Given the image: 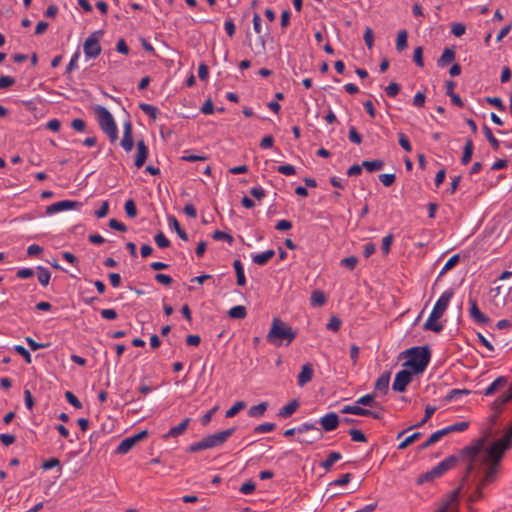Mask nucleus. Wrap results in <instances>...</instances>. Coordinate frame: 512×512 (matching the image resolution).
<instances>
[{
  "label": "nucleus",
  "mask_w": 512,
  "mask_h": 512,
  "mask_svg": "<svg viewBox=\"0 0 512 512\" xmlns=\"http://www.w3.org/2000/svg\"><path fill=\"white\" fill-rule=\"evenodd\" d=\"M401 356L408 358L403 363L404 367L411 368L414 374H420L425 371L430 362L431 351L428 346H415L403 351Z\"/></svg>",
  "instance_id": "nucleus-1"
},
{
  "label": "nucleus",
  "mask_w": 512,
  "mask_h": 512,
  "mask_svg": "<svg viewBox=\"0 0 512 512\" xmlns=\"http://www.w3.org/2000/svg\"><path fill=\"white\" fill-rule=\"evenodd\" d=\"M297 336V332L280 318L272 320L271 328L266 336L267 342L274 345H281L283 341L289 345Z\"/></svg>",
  "instance_id": "nucleus-2"
},
{
  "label": "nucleus",
  "mask_w": 512,
  "mask_h": 512,
  "mask_svg": "<svg viewBox=\"0 0 512 512\" xmlns=\"http://www.w3.org/2000/svg\"><path fill=\"white\" fill-rule=\"evenodd\" d=\"M236 428L232 427L223 431L216 432L214 434L203 437L200 441L192 443L188 446V453H196L206 449H212L222 446L229 437L233 435Z\"/></svg>",
  "instance_id": "nucleus-3"
},
{
  "label": "nucleus",
  "mask_w": 512,
  "mask_h": 512,
  "mask_svg": "<svg viewBox=\"0 0 512 512\" xmlns=\"http://www.w3.org/2000/svg\"><path fill=\"white\" fill-rule=\"evenodd\" d=\"M94 111L102 131L108 135L111 142H115L118 139V129L112 114L101 105H97Z\"/></svg>",
  "instance_id": "nucleus-4"
},
{
  "label": "nucleus",
  "mask_w": 512,
  "mask_h": 512,
  "mask_svg": "<svg viewBox=\"0 0 512 512\" xmlns=\"http://www.w3.org/2000/svg\"><path fill=\"white\" fill-rule=\"evenodd\" d=\"M485 438L475 440L471 445L464 447L460 452V457L467 462L466 472L463 481L467 479L469 474L475 467V462L483 450Z\"/></svg>",
  "instance_id": "nucleus-5"
},
{
  "label": "nucleus",
  "mask_w": 512,
  "mask_h": 512,
  "mask_svg": "<svg viewBox=\"0 0 512 512\" xmlns=\"http://www.w3.org/2000/svg\"><path fill=\"white\" fill-rule=\"evenodd\" d=\"M459 457L456 455H451L441 461L438 465L433 467L431 470L423 473L419 476L417 483L422 484L425 482H430L434 480L435 478L441 477L443 474H445L447 471L452 469L455 464L457 463Z\"/></svg>",
  "instance_id": "nucleus-6"
},
{
  "label": "nucleus",
  "mask_w": 512,
  "mask_h": 512,
  "mask_svg": "<svg viewBox=\"0 0 512 512\" xmlns=\"http://www.w3.org/2000/svg\"><path fill=\"white\" fill-rule=\"evenodd\" d=\"M504 454L501 451H495L491 448H487L485 455L483 456L482 463L487 465V469L484 474L486 481L490 483L496 480L498 467Z\"/></svg>",
  "instance_id": "nucleus-7"
},
{
  "label": "nucleus",
  "mask_w": 512,
  "mask_h": 512,
  "mask_svg": "<svg viewBox=\"0 0 512 512\" xmlns=\"http://www.w3.org/2000/svg\"><path fill=\"white\" fill-rule=\"evenodd\" d=\"M102 34L103 31L101 30L95 31L85 40L83 50L86 57L96 58L100 55L101 46L99 44V38Z\"/></svg>",
  "instance_id": "nucleus-8"
},
{
  "label": "nucleus",
  "mask_w": 512,
  "mask_h": 512,
  "mask_svg": "<svg viewBox=\"0 0 512 512\" xmlns=\"http://www.w3.org/2000/svg\"><path fill=\"white\" fill-rule=\"evenodd\" d=\"M460 492L461 486L449 493L435 512H459Z\"/></svg>",
  "instance_id": "nucleus-9"
},
{
  "label": "nucleus",
  "mask_w": 512,
  "mask_h": 512,
  "mask_svg": "<svg viewBox=\"0 0 512 512\" xmlns=\"http://www.w3.org/2000/svg\"><path fill=\"white\" fill-rule=\"evenodd\" d=\"M413 374V372L406 369L399 371L395 376L392 389L397 392H404L412 381Z\"/></svg>",
  "instance_id": "nucleus-10"
},
{
  "label": "nucleus",
  "mask_w": 512,
  "mask_h": 512,
  "mask_svg": "<svg viewBox=\"0 0 512 512\" xmlns=\"http://www.w3.org/2000/svg\"><path fill=\"white\" fill-rule=\"evenodd\" d=\"M453 295H454L453 289L452 288L447 289L437 300L431 313H433L436 316L441 318L444 315Z\"/></svg>",
  "instance_id": "nucleus-11"
},
{
  "label": "nucleus",
  "mask_w": 512,
  "mask_h": 512,
  "mask_svg": "<svg viewBox=\"0 0 512 512\" xmlns=\"http://www.w3.org/2000/svg\"><path fill=\"white\" fill-rule=\"evenodd\" d=\"M82 204L78 201L74 200H63L59 202H55L46 207V213L48 215L58 213L65 210L75 209L80 207Z\"/></svg>",
  "instance_id": "nucleus-12"
},
{
  "label": "nucleus",
  "mask_w": 512,
  "mask_h": 512,
  "mask_svg": "<svg viewBox=\"0 0 512 512\" xmlns=\"http://www.w3.org/2000/svg\"><path fill=\"white\" fill-rule=\"evenodd\" d=\"M512 445V424L509 426V428L505 431L504 436L494 441L489 448L495 450V451H501L502 454L505 453L508 449H510Z\"/></svg>",
  "instance_id": "nucleus-13"
},
{
  "label": "nucleus",
  "mask_w": 512,
  "mask_h": 512,
  "mask_svg": "<svg viewBox=\"0 0 512 512\" xmlns=\"http://www.w3.org/2000/svg\"><path fill=\"white\" fill-rule=\"evenodd\" d=\"M120 145L126 152H130L133 149L132 123L129 120L123 125V137Z\"/></svg>",
  "instance_id": "nucleus-14"
},
{
  "label": "nucleus",
  "mask_w": 512,
  "mask_h": 512,
  "mask_svg": "<svg viewBox=\"0 0 512 512\" xmlns=\"http://www.w3.org/2000/svg\"><path fill=\"white\" fill-rule=\"evenodd\" d=\"M469 304V314L473 321L478 324H488L490 319L480 311L476 299L470 297Z\"/></svg>",
  "instance_id": "nucleus-15"
},
{
  "label": "nucleus",
  "mask_w": 512,
  "mask_h": 512,
  "mask_svg": "<svg viewBox=\"0 0 512 512\" xmlns=\"http://www.w3.org/2000/svg\"><path fill=\"white\" fill-rule=\"evenodd\" d=\"M319 423L325 432H330L339 426L340 419L335 412H330L320 418Z\"/></svg>",
  "instance_id": "nucleus-16"
},
{
  "label": "nucleus",
  "mask_w": 512,
  "mask_h": 512,
  "mask_svg": "<svg viewBox=\"0 0 512 512\" xmlns=\"http://www.w3.org/2000/svg\"><path fill=\"white\" fill-rule=\"evenodd\" d=\"M136 148H137V153H136L134 165L137 168H141L145 164L146 159L148 157V147L146 146L144 140H139V141H137Z\"/></svg>",
  "instance_id": "nucleus-17"
},
{
  "label": "nucleus",
  "mask_w": 512,
  "mask_h": 512,
  "mask_svg": "<svg viewBox=\"0 0 512 512\" xmlns=\"http://www.w3.org/2000/svg\"><path fill=\"white\" fill-rule=\"evenodd\" d=\"M314 374L313 366L310 363H307L302 366L301 372L297 376V383L300 387L305 386L309 383Z\"/></svg>",
  "instance_id": "nucleus-18"
},
{
  "label": "nucleus",
  "mask_w": 512,
  "mask_h": 512,
  "mask_svg": "<svg viewBox=\"0 0 512 512\" xmlns=\"http://www.w3.org/2000/svg\"><path fill=\"white\" fill-rule=\"evenodd\" d=\"M190 418H185L181 423H179L177 426L172 427L166 434L162 436L164 440H167L168 438H176L182 434L185 433V431L188 428V425L190 423Z\"/></svg>",
  "instance_id": "nucleus-19"
},
{
  "label": "nucleus",
  "mask_w": 512,
  "mask_h": 512,
  "mask_svg": "<svg viewBox=\"0 0 512 512\" xmlns=\"http://www.w3.org/2000/svg\"><path fill=\"white\" fill-rule=\"evenodd\" d=\"M435 411H436V407L435 406L427 405L426 408H425V415H423V419L419 423H417L415 425H412V426H410V427L400 431L397 434L396 438L400 439L409 430L414 429V428H419V427L423 426L431 418V416L434 414Z\"/></svg>",
  "instance_id": "nucleus-20"
},
{
  "label": "nucleus",
  "mask_w": 512,
  "mask_h": 512,
  "mask_svg": "<svg viewBox=\"0 0 512 512\" xmlns=\"http://www.w3.org/2000/svg\"><path fill=\"white\" fill-rule=\"evenodd\" d=\"M391 373L389 371L384 372L375 382L374 384V392H380L384 395L388 393L389 390V382H390Z\"/></svg>",
  "instance_id": "nucleus-21"
},
{
  "label": "nucleus",
  "mask_w": 512,
  "mask_h": 512,
  "mask_svg": "<svg viewBox=\"0 0 512 512\" xmlns=\"http://www.w3.org/2000/svg\"><path fill=\"white\" fill-rule=\"evenodd\" d=\"M299 401L297 399L292 400L285 406L279 409L277 416L283 419L289 418L299 408Z\"/></svg>",
  "instance_id": "nucleus-22"
},
{
  "label": "nucleus",
  "mask_w": 512,
  "mask_h": 512,
  "mask_svg": "<svg viewBox=\"0 0 512 512\" xmlns=\"http://www.w3.org/2000/svg\"><path fill=\"white\" fill-rule=\"evenodd\" d=\"M438 319H440V317L431 313L430 316L428 317L427 321L424 324V329L433 331L436 333L441 332L443 330V325L441 323L437 322Z\"/></svg>",
  "instance_id": "nucleus-23"
},
{
  "label": "nucleus",
  "mask_w": 512,
  "mask_h": 512,
  "mask_svg": "<svg viewBox=\"0 0 512 512\" xmlns=\"http://www.w3.org/2000/svg\"><path fill=\"white\" fill-rule=\"evenodd\" d=\"M455 59L454 48H445L440 58L437 60L439 67H445Z\"/></svg>",
  "instance_id": "nucleus-24"
},
{
  "label": "nucleus",
  "mask_w": 512,
  "mask_h": 512,
  "mask_svg": "<svg viewBox=\"0 0 512 512\" xmlns=\"http://www.w3.org/2000/svg\"><path fill=\"white\" fill-rule=\"evenodd\" d=\"M233 267L236 273L237 278V285L238 286H245L246 285V278L244 274V267L242 262L239 259H236L233 263Z\"/></svg>",
  "instance_id": "nucleus-25"
},
{
  "label": "nucleus",
  "mask_w": 512,
  "mask_h": 512,
  "mask_svg": "<svg viewBox=\"0 0 512 512\" xmlns=\"http://www.w3.org/2000/svg\"><path fill=\"white\" fill-rule=\"evenodd\" d=\"M275 255V251L270 249V250H266L260 254H256L253 256V262L258 264V265H265L268 263V261L273 258V256Z\"/></svg>",
  "instance_id": "nucleus-26"
},
{
  "label": "nucleus",
  "mask_w": 512,
  "mask_h": 512,
  "mask_svg": "<svg viewBox=\"0 0 512 512\" xmlns=\"http://www.w3.org/2000/svg\"><path fill=\"white\" fill-rule=\"evenodd\" d=\"M136 443H134L133 439L130 437H127L123 439L120 444L117 446L115 453L116 454H126L128 453Z\"/></svg>",
  "instance_id": "nucleus-27"
},
{
  "label": "nucleus",
  "mask_w": 512,
  "mask_h": 512,
  "mask_svg": "<svg viewBox=\"0 0 512 512\" xmlns=\"http://www.w3.org/2000/svg\"><path fill=\"white\" fill-rule=\"evenodd\" d=\"M376 398V392L366 394L356 400V404L363 405V406H369V407H378V402L375 401Z\"/></svg>",
  "instance_id": "nucleus-28"
},
{
  "label": "nucleus",
  "mask_w": 512,
  "mask_h": 512,
  "mask_svg": "<svg viewBox=\"0 0 512 512\" xmlns=\"http://www.w3.org/2000/svg\"><path fill=\"white\" fill-rule=\"evenodd\" d=\"M442 437H444V432L441 430H438L436 432H434L433 434H431L429 436V438L423 442L419 447H418V450L419 451H422L428 447H430L431 445L435 444L437 441H439Z\"/></svg>",
  "instance_id": "nucleus-29"
},
{
  "label": "nucleus",
  "mask_w": 512,
  "mask_h": 512,
  "mask_svg": "<svg viewBox=\"0 0 512 512\" xmlns=\"http://www.w3.org/2000/svg\"><path fill=\"white\" fill-rule=\"evenodd\" d=\"M342 458L341 453L339 452H331L327 459L320 463V466L325 471H330L334 463Z\"/></svg>",
  "instance_id": "nucleus-30"
},
{
  "label": "nucleus",
  "mask_w": 512,
  "mask_h": 512,
  "mask_svg": "<svg viewBox=\"0 0 512 512\" xmlns=\"http://www.w3.org/2000/svg\"><path fill=\"white\" fill-rule=\"evenodd\" d=\"M507 384V378L504 376H500L495 379L484 391L485 396L492 395L500 386H504Z\"/></svg>",
  "instance_id": "nucleus-31"
},
{
  "label": "nucleus",
  "mask_w": 512,
  "mask_h": 512,
  "mask_svg": "<svg viewBox=\"0 0 512 512\" xmlns=\"http://www.w3.org/2000/svg\"><path fill=\"white\" fill-rule=\"evenodd\" d=\"M512 400V394L511 393H506L504 394L503 396L497 398L493 404H492V409L496 412V413H501L502 410H503V406Z\"/></svg>",
  "instance_id": "nucleus-32"
},
{
  "label": "nucleus",
  "mask_w": 512,
  "mask_h": 512,
  "mask_svg": "<svg viewBox=\"0 0 512 512\" xmlns=\"http://www.w3.org/2000/svg\"><path fill=\"white\" fill-rule=\"evenodd\" d=\"M473 148V141L471 139H467L463 149V155L461 158V163L463 165H467L471 161Z\"/></svg>",
  "instance_id": "nucleus-33"
},
{
  "label": "nucleus",
  "mask_w": 512,
  "mask_h": 512,
  "mask_svg": "<svg viewBox=\"0 0 512 512\" xmlns=\"http://www.w3.org/2000/svg\"><path fill=\"white\" fill-rule=\"evenodd\" d=\"M468 427H469V422L462 421V422H457L452 425H449V426L443 428L442 431L444 432V436H446L451 432L465 431Z\"/></svg>",
  "instance_id": "nucleus-34"
},
{
  "label": "nucleus",
  "mask_w": 512,
  "mask_h": 512,
  "mask_svg": "<svg viewBox=\"0 0 512 512\" xmlns=\"http://www.w3.org/2000/svg\"><path fill=\"white\" fill-rule=\"evenodd\" d=\"M169 223H170V226H172L174 228V230L176 231L177 235L184 241H188V234L186 233V231L181 227L180 223L178 222V220L176 219L175 216H170L169 217Z\"/></svg>",
  "instance_id": "nucleus-35"
},
{
  "label": "nucleus",
  "mask_w": 512,
  "mask_h": 512,
  "mask_svg": "<svg viewBox=\"0 0 512 512\" xmlns=\"http://www.w3.org/2000/svg\"><path fill=\"white\" fill-rule=\"evenodd\" d=\"M340 412L343 414H353V415H358V416H363L364 414H368L366 412V408H363V407L359 406L358 404L346 405L340 410Z\"/></svg>",
  "instance_id": "nucleus-36"
},
{
  "label": "nucleus",
  "mask_w": 512,
  "mask_h": 512,
  "mask_svg": "<svg viewBox=\"0 0 512 512\" xmlns=\"http://www.w3.org/2000/svg\"><path fill=\"white\" fill-rule=\"evenodd\" d=\"M267 408H268V403L261 402L258 405H254V406L250 407V409L248 410V415L250 417H254V418L261 417L265 413Z\"/></svg>",
  "instance_id": "nucleus-37"
},
{
  "label": "nucleus",
  "mask_w": 512,
  "mask_h": 512,
  "mask_svg": "<svg viewBox=\"0 0 512 512\" xmlns=\"http://www.w3.org/2000/svg\"><path fill=\"white\" fill-rule=\"evenodd\" d=\"M363 168H365L368 172L379 171L383 168L384 162L380 159L377 160H365L362 162Z\"/></svg>",
  "instance_id": "nucleus-38"
},
{
  "label": "nucleus",
  "mask_w": 512,
  "mask_h": 512,
  "mask_svg": "<svg viewBox=\"0 0 512 512\" xmlns=\"http://www.w3.org/2000/svg\"><path fill=\"white\" fill-rule=\"evenodd\" d=\"M37 277L38 281L42 286H47L49 284L51 273L45 267L38 266L37 267Z\"/></svg>",
  "instance_id": "nucleus-39"
},
{
  "label": "nucleus",
  "mask_w": 512,
  "mask_h": 512,
  "mask_svg": "<svg viewBox=\"0 0 512 512\" xmlns=\"http://www.w3.org/2000/svg\"><path fill=\"white\" fill-rule=\"evenodd\" d=\"M247 315V310L242 305L232 307L228 311V316L233 319H244Z\"/></svg>",
  "instance_id": "nucleus-40"
},
{
  "label": "nucleus",
  "mask_w": 512,
  "mask_h": 512,
  "mask_svg": "<svg viewBox=\"0 0 512 512\" xmlns=\"http://www.w3.org/2000/svg\"><path fill=\"white\" fill-rule=\"evenodd\" d=\"M407 37H408V34H407L406 30H401L398 32L397 41H396V49L398 52H402L403 50H405L407 48V46H408Z\"/></svg>",
  "instance_id": "nucleus-41"
},
{
  "label": "nucleus",
  "mask_w": 512,
  "mask_h": 512,
  "mask_svg": "<svg viewBox=\"0 0 512 512\" xmlns=\"http://www.w3.org/2000/svg\"><path fill=\"white\" fill-rule=\"evenodd\" d=\"M470 390L468 389H452L444 398L445 401L451 402L460 398L463 395H469Z\"/></svg>",
  "instance_id": "nucleus-42"
},
{
  "label": "nucleus",
  "mask_w": 512,
  "mask_h": 512,
  "mask_svg": "<svg viewBox=\"0 0 512 512\" xmlns=\"http://www.w3.org/2000/svg\"><path fill=\"white\" fill-rule=\"evenodd\" d=\"M483 132L485 134V137L487 138L488 142L492 146L493 150L497 151L500 147L499 141L494 137L491 129L487 126H483Z\"/></svg>",
  "instance_id": "nucleus-43"
},
{
  "label": "nucleus",
  "mask_w": 512,
  "mask_h": 512,
  "mask_svg": "<svg viewBox=\"0 0 512 512\" xmlns=\"http://www.w3.org/2000/svg\"><path fill=\"white\" fill-rule=\"evenodd\" d=\"M312 306H323L326 302L325 294L322 291H314L311 295Z\"/></svg>",
  "instance_id": "nucleus-44"
},
{
  "label": "nucleus",
  "mask_w": 512,
  "mask_h": 512,
  "mask_svg": "<svg viewBox=\"0 0 512 512\" xmlns=\"http://www.w3.org/2000/svg\"><path fill=\"white\" fill-rule=\"evenodd\" d=\"M139 108L152 119H156L158 115V108L151 104L141 103L139 104Z\"/></svg>",
  "instance_id": "nucleus-45"
},
{
  "label": "nucleus",
  "mask_w": 512,
  "mask_h": 512,
  "mask_svg": "<svg viewBox=\"0 0 512 512\" xmlns=\"http://www.w3.org/2000/svg\"><path fill=\"white\" fill-rule=\"evenodd\" d=\"M246 403L244 401H237L233 404V406L226 411V418H232L241 410L245 409Z\"/></svg>",
  "instance_id": "nucleus-46"
},
{
  "label": "nucleus",
  "mask_w": 512,
  "mask_h": 512,
  "mask_svg": "<svg viewBox=\"0 0 512 512\" xmlns=\"http://www.w3.org/2000/svg\"><path fill=\"white\" fill-rule=\"evenodd\" d=\"M422 433L421 432H415L413 434H411L410 436L406 437L399 445H398V449L399 450H404L406 449L408 446H410L412 443H414L416 440H418L420 437H421Z\"/></svg>",
  "instance_id": "nucleus-47"
},
{
  "label": "nucleus",
  "mask_w": 512,
  "mask_h": 512,
  "mask_svg": "<svg viewBox=\"0 0 512 512\" xmlns=\"http://www.w3.org/2000/svg\"><path fill=\"white\" fill-rule=\"evenodd\" d=\"M348 433H349V435L351 437V440L354 441V442H367V437L359 429L352 428V429H350L348 431Z\"/></svg>",
  "instance_id": "nucleus-48"
},
{
  "label": "nucleus",
  "mask_w": 512,
  "mask_h": 512,
  "mask_svg": "<svg viewBox=\"0 0 512 512\" xmlns=\"http://www.w3.org/2000/svg\"><path fill=\"white\" fill-rule=\"evenodd\" d=\"M124 209L128 217L134 218L137 216V208L133 199H128L125 202Z\"/></svg>",
  "instance_id": "nucleus-49"
},
{
  "label": "nucleus",
  "mask_w": 512,
  "mask_h": 512,
  "mask_svg": "<svg viewBox=\"0 0 512 512\" xmlns=\"http://www.w3.org/2000/svg\"><path fill=\"white\" fill-rule=\"evenodd\" d=\"M460 260V256L458 254H455L453 255L444 265V267L442 268L439 276H442L444 275L447 271H449L450 269H452L455 265L458 264Z\"/></svg>",
  "instance_id": "nucleus-50"
},
{
  "label": "nucleus",
  "mask_w": 512,
  "mask_h": 512,
  "mask_svg": "<svg viewBox=\"0 0 512 512\" xmlns=\"http://www.w3.org/2000/svg\"><path fill=\"white\" fill-rule=\"evenodd\" d=\"M212 237H213V239L218 240V241L224 240V241L228 242L229 244H232L234 241V238L231 234L220 231V230L214 231Z\"/></svg>",
  "instance_id": "nucleus-51"
},
{
  "label": "nucleus",
  "mask_w": 512,
  "mask_h": 512,
  "mask_svg": "<svg viewBox=\"0 0 512 512\" xmlns=\"http://www.w3.org/2000/svg\"><path fill=\"white\" fill-rule=\"evenodd\" d=\"M155 243L159 248H168L170 246V241L163 234V232H159L154 237Z\"/></svg>",
  "instance_id": "nucleus-52"
},
{
  "label": "nucleus",
  "mask_w": 512,
  "mask_h": 512,
  "mask_svg": "<svg viewBox=\"0 0 512 512\" xmlns=\"http://www.w3.org/2000/svg\"><path fill=\"white\" fill-rule=\"evenodd\" d=\"M207 156L205 155H196V154H189L188 151H184V155L181 157V160L187 161V162H196V161H205L207 160Z\"/></svg>",
  "instance_id": "nucleus-53"
},
{
  "label": "nucleus",
  "mask_w": 512,
  "mask_h": 512,
  "mask_svg": "<svg viewBox=\"0 0 512 512\" xmlns=\"http://www.w3.org/2000/svg\"><path fill=\"white\" fill-rule=\"evenodd\" d=\"M348 138L352 143L357 145L361 144L362 142V136L358 133L354 126L349 128Z\"/></svg>",
  "instance_id": "nucleus-54"
},
{
  "label": "nucleus",
  "mask_w": 512,
  "mask_h": 512,
  "mask_svg": "<svg viewBox=\"0 0 512 512\" xmlns=\"http://www.w3.org/2000/svg\"><path fill=\"white\" fill-rule=\"evenodd\" d=\"M413 61L415 62V64L418 67L424 66L423 48L421 46H418L417 48H415L414 53H413Z\"/></svg>",
  "instance_id": "nucleus-55"
},
{
  "label": "nucleus",
  "mask_w": 512,
  "mask_h": 512,
  "mask_svg": "<svg viewBox=\"0 0 512 512\" xmlns=\"http://www.w3.org/2000/svg\"><path fill=\"white\" fill-rule=\"evenodd\" d=\"M276 425L275 423L266 422L263 424H260L254 428L255 433H267L270 431H273L275 429Z\"/></svg>",
  "instance_id": "nucleus-56"
},
{
  "label": "nucleus",
  "mask_w": 512,
  "mask_h": 512,
  "mask_svg": "<svg viewBox=\"0 0 512 512\" xmlns=\"http://www.w3.org/2000/svg\"><path fill=\"white\" fill-rule=\"evenodd\" d=\"M358 263V258L355 256H349L341 260V266L353 270Z\"/></svg>",
  "instance_id": "nucleus-57"
},
{
  "label": "nucleus",
  "mask_w": 512,
  "mask_h": 512,
  "mask_svg": "<svg viewBox=\"0 0 512 512\" xmlns=\"http://www.w3.org/2000/svg\"><path fill=\"white\" fill-rule=\"evenodd\" d=\"M65 398L76 409H81L82 408V403L79 401V399L71 391H66L65 392Z\"/></svg>",
  "instance_id": "nucleus-58"
},
{
  "label": "nucleus",
  "mask_w": 512,
  "mask_h": 512,
  "mask_svg": "<svg viewBox=\"0 0 512 512\" xmlns=\"http://www.w3.org/2000/svg\"><path fill=\"white\" fill-rule=\"evenodd\" d=\"M363 38L367 48L371 49L374 43V34L373 30L370 27H366Z\"/></svg>",
  "instance_id": "nucleus-59"
},
{
  "label": "nucleus",
  "mask_w": 512,
  "mask_h": 512,
  "mask_svg": "<svg viewBox=\"0 0 512 512\" xmlns=\"http://www.w3.org/2000/svg\"><path fill=\"white\" fill-rule=\"evenodd\" d=\"M340 326H341V320L337 316H332L329 319V322L327 323L326 328L333 332H337L340 329Z\"/></svg>",
  "instance_id": "nucleus-60"
},
{
  "label": "nucleus",
  "mask_w": 512,
  "mask_h": 512,
  "mask_svg": "<svg viewBox=\"0 0 512 512\" xmlns=\"http://www.w3.org/2000/svg\"><path fill=\"white\" fill-rule=\"evenodd\" d=\"M14 350H15L19 355H21V356L24 358V360H25V362H26V363H28V364H30V363H31V361H32V359H31V355H30L29 351H28L24 346H22V345H16V346L14 347Z\"/></svg>",
  "instance_id": "nucleus-61"
},
{
  "label": "nucleus",
  "mask_w": 512,
  "mask_h": 512,
  "mask_svg": "<svg viewBox=\"0 0 512 512\" xmlns=\"http://www.w3.org/2000/svg\"><path fill=\"white\" fill-rule=\"evenodd\" d=\"M485 100H486L487 103H489L490 105L495 106L500 111H505L506 110V107H505L503 101L499 97H486Z\"/></svg>",
  "instance_id": "nucleus-62"
},
{
  "label": "nucleus",
  "mask_w": 512,
  "mask_h": 512,
  "mask_svg": "<svg viewBox=\"0 0 512 512\" xmlns=\"http://www.w3.org/2000/svg\"><path fill=\"white\" fill-rule=\"evenodd\" d=\"M401 86L396 82H391L385 89L389 97H395L400 92Z\"/></svg>",
  "instance_id": "nucleus-63"
},
{
  "label": "nucleus",
  "mask_w": 512,
  "mask_h": 512,
  "mask_svg": "<svg viewBox=\"0 0 512 512\" xmlns=\"http://www.w3.org/2000/svg\"><path fill=\"white\" fill-rule=\"evenodd\" d=\"M379 180L385 187H390L396 180L395 174H380Z\"/></svg>",
  "instance_id": "nucleus-64"
}]
</instances>
